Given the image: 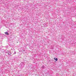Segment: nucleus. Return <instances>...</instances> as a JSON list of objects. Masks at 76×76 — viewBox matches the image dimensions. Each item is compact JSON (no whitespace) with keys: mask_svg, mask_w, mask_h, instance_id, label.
<instances>
[{"mask_svg":"<svg viewBox=\"0 0 76 76\" xmlns=\"http://www.w3.org/2000/svg\"><path fill=\"white\" fill-rule=\"evenodd\" d=\"M4 33L6 35H9V33L7 32H4Z\"/></svg>","mask_w":76,"mask_h":76,"instance_id":"f257e3e1","label":"nucleus"},{"mask_svg":"<svg viewBox=\"0 0 76 76\" xmlns=\"http://www.w3.org/2000/svg\"><path fill=\"white\" fill-rule=\"evenodd\" d=\"M8 53L9 55H10V54H11V52H10V51H8Z\"/></svg>","mask_w":76,"mask_h":76,"instance_id":"f03ea898","label":"nucleus"},{"mask_svg":"<svg viewBox=\"0 0 76 76\" xmlns=\"http://www.w3.org/2000/svg\"><path fill=\"white\" fill-rule=\"evenodd\" d=\"M54 60H55L56 61H57V60H58V59H57V58H54Z\"/></svg>","mask_w":76,"mask_h":76,"instance_id":"7ed1b4c3","label":"nucleus"},{"mask_svg":"<svg viewBox=\"0 0 76 76\" xmlns=\"http://www.w3.org/2000/svg\"><path fill=\"white\" fill-rule=\"evenodd\" d=\"M16 53L15 51L14 52V53H13V54H16Z\"/></svg>","mask_w":76,"mask_h":76,"instance_id":"20e7f679","label":"nucleus"},{"mask_svg":"<svg viewBox=\"0 0 76 76\" xmlns=\"http://www.w3.org/2000/svg\"><path fill=\"white\" fill-rule=\"evenodd\" d=\"M42 67H43V68H44V66H42Z\"/></svg>","mask_w":76,"mask_h":76,"instance_id":"39448f33","label":"nucleus"}]
</instances>
